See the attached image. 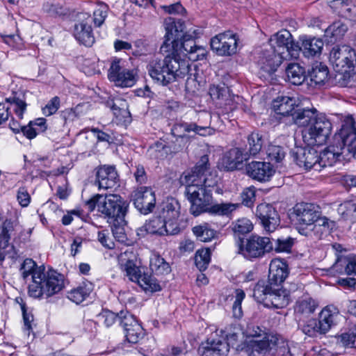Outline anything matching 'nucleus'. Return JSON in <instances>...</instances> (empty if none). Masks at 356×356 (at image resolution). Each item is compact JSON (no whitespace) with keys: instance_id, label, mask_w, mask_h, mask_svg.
<instances>
[{"instance_id":"obj_12","label":"nucleus","mask_w":356,"mask_h":356,"mask_svg":"<svg viewBox=\"0 0 356 356\" xmlns=\"http://www.w3.org/2000/svg\"><path fill=\"white\" fill-rule=\"evenodd\" d=\"M180 232L177 222H167L160 216H153L143 226L138 229V234L144 235L143 232L156 236L175 235Z\"/></svg>"},{"instance_id":"obj_23","label":"nucleus","mask_w":356,"mask_h":356,"mask_svg":"<svg viewBox=\"0 0 356 356\" xmlns=\"http://www.w3.org/2000/svg\"><path fill=\"white\" fill-rule=\"evenodd\" d=\"M172 44L173 45L172 48H170L167 51H161V53L163 54H171L174 57L183 58L182 56H191L197 46L191 36L188 35L180 37L179 40L172 42Z\"/></svg>"},{"instance_id":"obj_37","label":"nucleus","mask_w":356,"mask_h":356,"mask_svg":"<svg viewBox=\"0 0 356 356\" xmlns=\"http://www.w3.org/2000/svg\"><path fill=\"white\" fill-rule=\"evenodd\" d=\"M274 287L268 280H259L254 287L253 297L257 301L266 305Z\"/></svg>"},{"instance_id":"obj_63","label":"nucleus","mask_w":356,"mask_h":356,"mask_svg":"<svg viewBox=\"0 0 356 356\" xmlns=\"http://www.w3.org/2000/svg\"><path fill=\"white\" fill-rule=\"evenodd\" d=\"M111 110L117 118L124 117L127 113H129L125 102L121 99H117V103L112 104Z\"/></svg>"},{"instance_id":"obj_38","label":"nucleus","mask_w":356,"mask_h":356,"mask_svg":"<svg viewBox=\"0 0 356 356\" xmlns=\"http://www.w3.org/2000/svg\"><path fill=\"white\" fill-rule=\"evenodd\" d=\"M248 144L245 148L243 149L245 152L248 153V156L250 158L251 156H255L257 155L264 145L263 136L259 132H252L248 136Z\"/></svg>"},{"instance_id":"obj_40","label":"nucleus","mask_w":356,"mask_h":356,"mask_svg":"<svg viewBox=\"0 0 356 356\" xmlns=\"http://www.w3.org/2000/svg\"><path fill=\"white\" fill-rule=\"evenodd\" d=\"M309 75L312 83L315 85H321L327 79V67L321 63H316L309 70Z\"/></svg>"},{"instance_id":"obj_50","label":"nucleus","mask_w":356,"mask_h":356,"mask_svg":"<svg viewBox=\"0 0 356 356\" xmlns=\"http://www.w3.org/2000/svg\"><path fill=\"white\" fill-rule=\"evenodd\" d=\"M229 88L225 85H213L209 88V95L211 97L217 102H222L226 97H229Z\"/></svg>"},{"instance_id":"obj_20","label":"nucleus","mask_w":356,"mask_h":356,"mask_svg":"<svg viewBox=\"0 0 356 356\" xmlns=\"http://www.w3.org/2000/svg\"><path fill=\"white\" fill-rule=\"evenodd\" d=\"M256 216L267 232H273L280 224L279 215L275 209L270 204H259L257 207Z\"/></svg>"},{"instance_id":"obj_57","label":"nucleus","mask_w":356,"mask_h":356,"mask_svg":"<svg viewBox=\"0 0 356 356\" xmlns=\"http://www.w3.org/2000/svg\"><path fill=\"white\" fill-rule=\"evenodd\" d=\"M242 204L248 207H252L255 201V190L254 188H246L241 195Z\"/></svg>"},{"instance_id":"obj_5","label":"nucleus","mask_w":356,"mask_h":356,"mask_svg":"<svg viewBox=\"0 0 356 356\" xmlns=\"http://www.w3.org/2000/svg\"><path fill=\"white\" fill-rule=\"evenodd\" d=\"M293 213L300 232L308 235L314 233L321 238L323 233L329 232L334 222L326 217H321V211L317 206L312 203L301 202L293 208Z\"/></svg>"},{"instance_id":"obj_10","label":"nucleus","mask_w":356,"mask_h":356,"mask_svg":"<svg viewBox=\"0 0 356 356\" xmlns=\"http://www.w3.org/2000/svg\"><path fill=\"white\" fill-rule=\"evenodd\" d=\"M332 124L322 114H319L309 127L303 131V138L309 145H322L329 137Z\"/></svg>"},{"instance_id":"obj_18","label":"nucleus","mask_w":356,"mask_h":356,"mask_svg":"<svg viewBox=\"0 0 356 356\" xmlns=\"http://www.w3.org/2000/svg\"><path fill=\"white\" fill-rule=\"evenodd\" d=\"M211 47L220 56H230L236 51L237 40L230 32L220 33L211 40Z\"/></svg>"},{"instance_id":"obj_16","label":"nucleus","mask_w":356,"mask_h":356,"mask_svg":"<svg viewBox=\"0 0 356 356\" xmlns=\"http://www.w3.org/2000/svg\"><path fill=\"white\" fill-rule=\"evenodd\" d=\"M284 51L277 50L275 47L265 46L261 50L258 64L261 70L268 74L275 72L284 58Z\"/></svg>"},{"instance_id":"obj_43","label":"nucleus","mask_w":356,"mask_h":356,"mask_svg":"<svg viewBox=\"0 0 356 356\" xmlns=\"http://www.w3.org/2000/svg\"><path fill=\"white\" fill-rule=\"evenodd\" d=\"M90 285V284H84L82 286H79L77 288L71 290L68 293V298L76 304L82 302L91 292L92 289Z\"/></svg>"},{"instance_id":"obj_52","label":"nucleus","mask_w":356,"mask_h":356,"mask_svg":"<svg viewBox=\"0 0 356 356\" xmlns=\"http://www.w3.org/2000/svg\"><path fill=\"white\" fill-rule=\"evenodd\" d=\"M356 0H334V6L338 8L341 15L350 16L352 13L356 9L354 3Z\"/></svg>"},{"instance_id":"obj_54","label":"nucleus","mask_w":356,"mask_h":356,"mask_svg":"<svg viewBox=\"0 0 356 356\" xmlns=\"http://www.w3.org/2000/svg\"><path fill=\"white\" fill-rule=\"evenodd\" d=\"M337 344L343 348L356 347V334L352 332H345L337 337Z\"/></svg>"},{"instance_id":"obj_14","label":"nucleus","mask_w":356,"mask_h":356,"mask_svg":"<svg viewBox=\"0 0 356 356\" xmlns=\"http://www.w3.org/2000/svg\"><path fill=\"white\" fill-rule=\"evenodd\" d=\"M193 127L194 125L191 124V123H176L171 129L172 134L176 137L175 141L173 142L175 143L174 145L166 147L163 143L157 142L152 149H154L156 152L164 150L165 154H168L169 152L170 153H177L181 151L188 140L184 134L185 132H190L191 128Z\"/></svg>"},{"instance_id":"obj_62","label":"nucleus","mask_w":356,"mask_h":356,"mask_svg":"<svg viewBox=\"0 0 356 356\" xmlns=\"http://www.w3.org/2000/svg\"><path fill=\"white\" fill-rule=\"evenodd\" d=\"M124 312H121L120 315L116 314L111 311H105L102 313V316L104 319V323L107 327L112 325L116 320L120 322L121 316H124Z\"/></svg>"},{"instance_id":"obj_2","label":"nucleus","mask_w":356,"mask_h":356,"mask_svg":"<svg viewBox=\"0 0 356 356\" xmlns=\"http://www.w3.org/2000/svg\"><path fill=\"white\" fill-rule=\"evenodd\" d=\"M356 154V127L353 117H346L332 143L320 155L322 166L332 165L337 161L349 159Z\"/></svg>"},{"instance_id":"obj_11","label":"nucleus","mask_w":356,"mask_h":356,"mask_svg":"<svg viewBox=\"0 0 356 356\" xmlns=\"http://www.w3.org/2000/svg\"><path fill=\"white\" fill-rule=\"evenodd\" d=\"M330 61L337 72H346L354 66L356 54L353 49L347 45L335 46L330 54Z\"/></svg>"},{"instance_id":"obj_22","label":"nucleus","mask_w":356,"mask_h":356,"mask_svg":"<svg viewBox=\"0 0 356 356\" xmlns=\"http://www.w3.org/2000/svg\"><path fill=\"white\" fill-rule=\"evenodd\" d=\"M245 170L249 177L261 182L268 181L275 172L270 163L262 161H252Z\"/></svg>"},{"instance_id":"obj_28","label":"nucleus","mask_w":356,"mask_h":356,"mask_svg":"<svg viewBox=\"0 0 356 356\" xmlns=\"http://www.w3.org/2000/svg\"><path fill=\"white\" fill-rule=\"evenodd\" d=\"M249 159L248 153L243 148H232L224 157L223 164L227 170L232 171L239 168L243 161Z\"/></svg>"},{"instance_id":"obj_59","label":"nucleus","mask_w":356,"mask_h":356,"mask_svg":"<svg viewBox=\"0 0 356 356\" xmlns=\"http://www.w3.org/2000/svg\"><path fill=\"white\" fill-rule=\"evenodd\" d=\"M60 98L58 97H53L47 104L42 108V113L46 116H50L58 110L60 107Z\"/></svg>"},{"instance_id":"obj_61","label":"nucleus","mask_w":356,"mask_h":356,"mask_svg":"<svg viewBox=\"0 0 356 356\" xmlns=\"http://www.w3.org/2000/svg\"><path fill=\"white\" fill-rule=\"evenodd\" d=\"M220 332L222 334H225V337L226 338V341L225 339H220V338H216V339H220L222 340L225 343L228 345V351L229 350V346H234L236 341H238V332H236L235 330H233L232 332H228L226 330H220ZM208 339H215L214 338H209Z\"/></svg>"},{"instance_id":"obj_45","label":"nucleus","mask_w":356,"mask_h":356,"mask_svg":"<svg viewBox=\"0 0 356 356\" xmlns=\"http://www.w3.org/2000/svg\"><path fill=\"white\" fill-rule=\"evenodd\" d=\"M193 232L197 238L203 242L211 241L216 234V231L209 228L207 223L194 227Z\"/></svg>"},{"instance_id":"obj_48","label":"nucleus","mask_w":356,"mask_h":356,"mask_svg":"<svg viewBox=\"0 0 356 356\" xmlns=\"http://www.w3.org/2000/svg\"><path fill=\"white\" fill-rule=\"evenodd\" d=\"M125 217L115 220V222H109L112 224L113 234L119 241H124L126 238L124 227L127 225Z\"/></svg>"},{"instance_id":"obj_8","label":"nucleus","mask_w":356,"mask_h":356,"mask_svg":"<svg viewBox=\"0 0 356 356\" xmlns=\"http://www.w3.org/2000/svg\"><path fill=\"white\" fill-rule=\"evenodd\" d=\"M238 246V252L248 260L261 258L273 249L270 238L258 235H252L245 240L240 239Z\"/></svg>"},{"instance_id":"obj_19","label":"nucleus","mask_w":356,"mask_h":356,"mask_svg":"<svg viewBox=\"0 0 356 356\" xmlns=\"http://www.w3.org/2000/svg\"><path fill=\"white\" fill-rule=\"evenodd\" d=\"M295 161L300 168L305 170H310L312 168H320L322 166L320 162V155L314 148L297 147L293 152Z\"/></svg>"},{"instance_id":"obj_39","label":"nucleus","mask_w":356,"mask_h":356,"mask_svg":"<svg viewBox=\"0 0 356 356\" xmlns=\"http://www.w3.org/2000/svg\"><path fill=\"white\" fill-rule=\"evenodd\" d=\"M291 39L292 35L291 33L286 29H282L270 38L269 40L270 44L268 46L275 48V46L276 45L278 48L277 50H282V51L284 52L288 45L291 44Z\"/></svg>"},{"instance_id":"obj_31","label":"nucleus","mask_w":356,"mask_h":356,"mask_svg":"<svg viewBox=\"0 0 356 356\" xmlns=\"http://www.w3.org/2000/svg\"><path fill=\"white\" fill-rule=\"evenodd\" d=\"M296 101L294 98L286 96H279L273 102V109L277 114L282 116L293 117L296 110Z\"/></svg>"},{"instance_id":"obj_44","label":"nucleus","mask_w":356,"mask_h":356,"mask_svg":"<svg viewBox=\"0 0 356 356\" xmlns=\"http://www.w3.org/2000/svg\"><path fill=\"white\" fill-rule=\"evenodd\" d=\"M317 307L316 302L310 297H305L296 302V311L305 316L314 313Z\"/></svg>"},{"instance_id":"obj_25","label":"nucleus","mask_w":356,"mask_h":356,"mask_svg":"<svg viewBox=\"0 0 356 356\" xmlns=\"http://www.w3.org/2000/svg\"><path fill=\"white\" fill-rule=\"evenodd\" d=\"M288 275V266L284 261L279 259L271 261L269 266L268 281L273 286H280Z\"/></svg>"},{"instance_id":"obj_35","label":"nucleus","mask_w":356,"mask_h":356,"mask_svg":"<svg viewBox=\"0 0 356 356\" xmlns=\"http://www.w3.org/2000/svg\"><path fill=\"white\" fill-rule=\"evenodd\" d=\"M289 81L294 85H301L306 78V71L299 63H292L286 68Z\"/></svg>"},{"instance_id":"obj_33","label":"nucleus","mask_w":356,"mask_h":356,"mask_svg":"<svg viewBox=\"0 0 356 356\" xmlns=\"http://www.w3.org/2000/svg\"><path fill=\"white\" fill-rule=\"evenodd\" d=\"M301 51L306 57H312L320 54L323 47V42L321 39L316 38H300Z\"/></svg>"},{"instance_id":"obj_42","label":"nucleus","mask_w":356,"mask_h":356,"mask_svg":"<svg viewBox=\"0 0 356 356\" xmlns=\"http://www.w3.org/2000/svg\"><path fill=\"white\" fill-rule=\"evenodd\" d=\"M239 207V204L234 203H221L209 205L207 212L219 215V216H228L234 211Z\"/></svg>"},{"instance_id":"obj_34","label":"nucleus","mask_w":356,"mask_h":356,"mask_svg":"<svg viewBox=\"0 0 356 356\" xmlns=\"http://www.w3.org/2000/svg\"><path fill=\"white\" fill-rule=\"evenodd\" d=\"M319 114H316V110L297 108L294 111L292 120L300 127H309Z\"/></svg>"},{"instance_id":"obj_55","label":"nucleus","mask_w":356,"mask_h":356,"mask_svg":"<svg viewBox=\"0 0 356 356\" xmlns=\"http://www.w3.org/2000/svg\"><path fill=\"white\" fill-rule=\"evenodd\" d=\"M43 10L51 16L61 17L67 14V10L58 3H45Z\"/></svg>"},{"instance_id":"obj_53","label":"nucleus","mask_w":356,"mask_h":356,"mask_svg":"<svg viewBox=\"0 0 356 356\" xmlns=\"http://www.w3.org/2000/svg\"><path fill=\"white\" fill-rule=\"evenodd\" d=\"M266 154L271 161L279 163L285 157L286 152L282 147L270 144L266 149Z\"/></svg>"},{"instance_id":"obj_58","label":"nucleus","mask_w":356,"mask_h":356,"mask_svg":"<svg viewBox=\"0 0 356 356\" xmlns=\"http://www.w3.org/2000/svg\"><path fill=\"white\" fill-rule=\"evenodd\" d=\"M6 101L7 102L10 103L11 104L15 105V112L17 116L19 119H22L24 113L26 108V104L25 103V102H24L23 100H22L19 98L15 97H10V98H7V99H6Z\"/></svg>"},{"instance_id":"obj_6","label":"nucleus","mask_w":356,"mask_h":356,"mask_svg":"<svg viewBox=\"0 0 356 356\" xmlns=\"http://www.w3.org/2000/svg\"><path fill=\"white\" fill-rule=\"evenodd\" d=\"M86 205L90 212L93 211L97 207L98 212L107 218L109 222L125 217L129 204L117 194L106 195L97 194L86 201Z\"/></svg>"},{"instance_id":"obj_24","label":"nucleus","mask_w":356,"mask_h":356,"mask_svg":"<svg viewBox=\"0 0 356 356\" xmlns=\"http://www.w3.org/2000/svg\"><path fill=\"white\" fill-rule=\"evenodd\" d=\"M91 22L90 16H87L74 25V35L75 38L86 47H90L95 42Z\"/></svg>"},{"instance_id":"obj_46","label":"nucleus","mask_w":356,"mask_h":356,"mask_svg":"<svg viewBox=\"0 0 356 356\" xmlns=\"http://www.w3.org/2000/svg\"><path fill=\"white\" fill-rule=\"evenodd\" d=\"M108 6L101 1L97 2V7L93 12V21L95 26H101L107 17Z\"/></svg>"},{"instance_id":"obj_32","label":"nucleus","mask_w":356,"mask_h":356,"mask_svg":"<svg viewBox=\"0 0 356 356\" xmlns=\"http://www.w3.org/2000/svg\"><path fill=\"white\" fill-rule=\"evenodd\" d=\"M268 300L266 305H272L275 308H283L286 307L290 300V293L282 287L275 286L273 291L268 296Z\"/></svg>"},{"instance_id":"obj_1","label":"nucleus","mask_w":356,"mask_h":356,"mask_svg":"<svg viewBox=\"0 0 356 356\" xmlns=\"http://www.w3.org/2000/svg\"><path fill=\"white\" fill-rule=\"evenodd\" d=\"M218 177L210 171L209 157L201 156L190 172L181 177V182L186 185V193L191 205L190 212L195 216L207 212L213 203L212 189L218 184Z\"/></svg>"},{"instance_id":"obj_21","label":"nucleus","mask_w":356,"mask_h":356,"mask_svg":"<svg viewBox=\"0 0 356 356\" xmlns=\"http://www.w3.org/2000/svg\"><path fill=\"white\" fill-rule=\"evenodd\" d=\"M134 204L141 213L147 214L151 212L156 204L154 193L151 188H140L134 195Z\"/></svg>"},{"instance_id":"obj_49","label":"nucleus","mask_w":356,"mask_h":356,"mask_svg":"<svg viewBox=\"0 0 356 356\" xmlns=\"http://www.w3.org/2000/svg\"><path fill=\"white\" fill-rule=\"evenodd\" d=\"M150 267L152 271L156 274H167L170 271V268L163 258L157 256L151 260Z\"/></svg>"},{"instance_id":"obj_27","label":"nucleus","mask_w":356,"mask_h":356,"mask_svg":"<svg viewBox=\"0 0 356 356\" xmlns=\"http://www.w3.org/2000/svg\"><path fill=\"white\" fill-rule=\"evenodd\" d=\"M200 356H226L228 345L220 339H207L198 348Z\"/></svg>"},{"instance_id":"obj_64","label":"nucleus","mask_w":356,"mask_h":356,"mask_svg":"<svg viewBox=\"0 0 356 356\" xmlns=\"http://www.w3.org/2000/svg\"><path fill=\"white\" fill-rule=\"evenodd\" d=\"M17 198L19 204L22 207H27L30 203L31 196L29 194L27 190L24 187L19 188Z\"/></svg>"},{"instance_id":"obj_51","label":"nucleus","mask_w":356,"mask_h":356,"mask_svg":"<svg viewBox=\"0 0 356 356\" xmlns=\"http://www.w3.org/2000/svg\"><path fill=\"white\" fill-rule=\"evenodd\" d=\"M232 229L235 234H245L252 231L253 225L249 219L243 218L233 222Z\"/></svg>"},{"instance_id":"obj_47","label":"nucleus","mask_w":356,"mask_h":356,"mask_svg":"<svg viewBox=\"0 0 356 356\" xmlns=\"http://www.w3.org/2000/svg\"><path fill=\"white\" fill-rule=\"evenodd\" d=\"M211 260L210 251L209 249H203L197 251L195 256V263L200 271L207 269Z\"/></svg>"},{"instance_id":"obj_56","label":"nucleus","mask_w":356,"mask_h":356,"mask_svg":"<svg viewBox=\"0 0 356 356\" xmlns=\"http://www.w3.org/2000/svg\"><path fill=\"white\" fill-rule=\"evenodd\" d=\"M245 298V293L241 289L236 291V300L232 306L233 315L235 318H239L242 316L241 302Z\"/></svg>"},{"instance_id":"obj_36","label":"nucleus","mask_w":356,"mask_h":356,"mask_svg":"<svg viewBox=\"0 0 356 356\" xmlns=\"http://www.w3.org/2000/svg\"><path fill=\"white\" fill-rule=\"evenodd\" d=\"M19 226L17 222L6 219L2 224L0 232V249H6L14 232L18 231Z\"/></svg>"},{"instance_id":"obj_29","label":"nucleus","mask_w":356,"mask_h":356,"mask_svg":"<svg viewBox=\"0 0 356 356\" xmlns=\"http://www.w3.org/2000/svg\"><path fill=\"white\" fill-rule=\"evenodd\" d=\"M180 204L175 198L168 197L161 205L160 216L167 222H177L180 215Z\"/></svg>"},{"instance_id":"obj_15","label":"nucleus","mask_w":356,"mask_h":356,"mask_svg":"<svg viewBox=\"0 0 356 356\" xmlns=\"http://www.w3.org/2000/svg\"><path fill=\"white\" fill-rule=\"evenodd\" d=\"M136 72L134 70H129L120 65V60L112 62L108 71V79L117 86L131 87L136 81Z\"/></svg>"},{"instance_id":"obj_41","label":"nucleus","mask_w":356,"mask_h":356,"mask_svg":"<svg viewBox=\"0 0 356 356\" xmlns=\"http://www.w3.org/2000/svg\"><path fill=\"white\" fill-rule=\"evenodd\" d=\"M348 30L347 26L341 22H335L325 30V36L330 42L341 40Z\"/></svg>"},{"instance_id":"obj_4","label":"nucleus","mask_w":356,"mask_h":356,"mask_svg":"<svg viewBox=\"0 0 356 356\" xmlns=\"http://www.w3.org/2000/svg\"><path fill=\"white\" fill-rule=\"evenodd\" d=\"M165 54L163 59L154 57L147 65L149 76L162 86L184 78L190 70L189 63L185 58L174 57L171 54Z\"/></svg>"},{"instance_id":"obj_7","label":"nucleus","mask_w":356,"mask_h":356,"mask_svg":"<svg viewBox=\"0 0 356 356\" xmlns=\"http://www.w3.org/2000/svg\"><path fill=\"white\" fill-rule=\"evenodd\" d=\"M288 350L286 341L277 334H269L261 340L253 339L248 346L249 356H266L267 353L284 355Z\"/></svg>"},{"instance_id":"obj_26","label":"nucleus","mask_w":356,"mask_h":356,"mask_svg":"<svg viewBox=\"0 0 356 356\" xmlns=\"http://www.w3.org/2000/svg\"><path fill=\"white\" fill-rule=\"evenodd\" d=\"M97 182L99 189H109L118 184V175L113 166L104 165L98 168L97 173Z\"/></svg>"},{"instance_id":"obj_17","label":"nucleus","mask_w":356,"mask_h":356,"mask_svg":"<svg viewBox=\"0 0 356 356\" xmlns=\"http://www.w3.org/2000/svg\"><path fill=\"white\" fill-rule=\"evenodd\" d=\"M185 28L184 23L181 19L169 17L165 21V34L160 51H167L172 48V42L179 40V38L184 35L182 34Z\"/></svg>"},{"instance_id":"obj_13","label":"nucleus","mask_w":356,"mask_h":356,"mask_svg":"<svg viewBox=\"0 0 356 356\" xmlns=\"http://www.w3.org/2000/svg\"><path fill=\"white\" fill-rule=\"evenodd\" d=\"M334 315L329 309L321 311L319 320L310 319L302 327V331L309 337H316V334H325L334 324Z\"/></svg>"},{"instance_id":"obj_60","label":"nucleus","mask_w":356,"mask_h":356,"mask_svg":"<svg viewBox=\"0 0 356 356\" xmlns=\"http://www.w3.org/2000/svg\"><path fill=\"white\" fill-rule=\"evenodd\" d=\"M276 245L275 250L277 252H290L293 244V240L291 238L284 239H277L275 241Z\"/></svg>"},{"instance_id":"obj_30","label":"nucleus","mask_w":356,"mask_h":356,"mask_svg":"<svg viewBox=\"0 0 356 356\" xmlns=\"http://www.w3.org/2000/svg\"><path fill=\"white\" fill-rule=\"evenodd\" d=\"M120 322L123 323L125 325H132L133 329H128L125 333L127 340L129 343H136L143 336V329L141 325L137 322L134 315L126 313L124 316H121Z\"/></svg>"},{"instance_id":"obj_9","label":"nucleus","mask_w":356,"mask_h":356,"mask_svg":"<svg viewBox=\"0 0 356 356\" xmlns=\"http://www.w3.org/2000/svg\"><path fill=\"white\" fill-rule=\"evenodd\" d=\"M120 259L122 270L126 272V275L131 281L137 282L145 291L154 292L161 290V286L156 279L148 273H142L140 268L136 266L134 260L127 258L126 252L121 254Z\"/></svg>"},{"instance_id":"obj_3","label":"nucleus","mask_w":356,"mask_h":356,"mask_svg":"<svg viewBox=\"0 0 356 356\" xmlns=\"http://www.w3.org/2000/svg\"><path fill=\"white\" fill-rule=\"evenodd\" d=\"M35 261L26 259L21 266L22 275L26 279L32 275V284L29 286V293L31 297L38 298L42 296L49 298L58 293L63 287L61 275L55 271L45 272L44 266L34 268Z\"/></svg>"}]
</instances>
